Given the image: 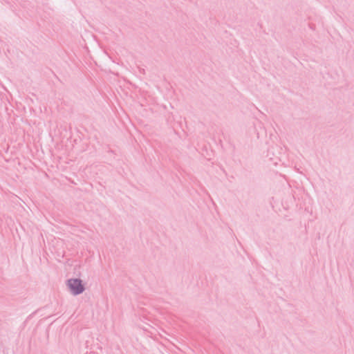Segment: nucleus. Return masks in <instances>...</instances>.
I'll list each match as a JSON object with an SVG mask.
<instances>
[{"mask_svg":"<svg viewBox=\"0 0 354 354\" xmlns=\"http://www.w3.org/2000/svg\"><path fill=\"white\" fill-rule=\"evenodd\" d=\"M66 284L71 292L74 295H80L85 290L82 281L80 279H70L67 280Z\"/></svg>","mask_w":354,"mask_h":354,"instance_id":"nucleus-1","label":"nucleus"}]
</instances>
